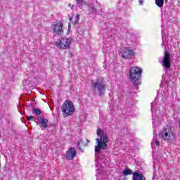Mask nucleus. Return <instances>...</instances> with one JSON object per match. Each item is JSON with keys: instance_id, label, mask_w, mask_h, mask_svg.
<instances>
[{"instance_id": "obj_1", "label": "nucleus", "mask_w": 180, "mask_h": 180, "mask_svg": "<svg viewBox=\"0 0 180 180\" xmlns=\"http://www.w3.org/2000/svg\"><path fill=\"white\" fill-rule=\"evenodd\" d=\"M97 136L100 138L96 139L97 145L95 146V152L99 153L101 150H106L108 148L109 138H108V135L105 134V131L101 128L97 129Z\"/></svg>"}, {"instance_id": "obj_2", "label": "nucleus", "mask_w": 180, "mask_h": 180, "mask_svg": "<svg viewBox=\"0 0 180 180\" xmlns=\"http://www.w3.org/2000/svg\"><path fill=\"white\" fill-rule=\"evenodd\" d=\"M141 74H143V69L139 67H131L129 70V81L132 82V85L135 88H139L140 84L137 83V81L141 78Z\"/></svg>"}, {"instance_id": "obj_3", "label": "nucleus", "mask_w": 180, "mask_h": 180, "mask_svg": "<svg viewBox=\"0 0 180 180\" xmlns=\"http://www.w3.org/2000/svg\"><path fill=\"white\" fill-rule=\"evenodd\" d=\"M62 112L67 116L74 115V112H75L74 103L71 101L66 100L62 105Z\"/></svg>"}, {"instance_id": "obj_4", "label": "nucleus", "mask_w": 180, "mask_h": 180, "mask_svg": "<svg viewBox=\"0 0 180 180\" xmlns=\"http://www.w3.org/2000/svg\"><path fill=\"white\" fill-rule=\"evenodd\" d=\"M71 38L63 37L56 41V46L60 50H67L71 46Z\"/></svg>"}, {"instance_id": "obj_5", "label": "nucleus", "mask_w": 180, "mask_h": 180, "mask_svg": "<svg viewBox=\"0 0 180 180\" xmlns=\"http://www.w3.org/2000/svg\"><path fill=\"white\" fill-rule=\"evenodd\" d=\"M160 138L162 141H172L175 140V134L169 129L164 128L160 133Z\"/></svg>"}, {"instance_id": "obj_6", "label": "nucleus", "mask_w": 180, "mask_h": 180, "mask_svg": "<svg viewBox=\"0 0 180 180\" xmlns=\"http://www.w3.org/2000/svg\"><path fill=\"white\" fill-rule=\"evenodd\" d=\"M162 67H164L165 70H169L171 68V54L168 51H165L164 57L161 63Z\"/></svg>"}, {"instance_id": "obj_7", "label": "nucleus", "mask_w": 180, "mask_h": 180, "mask_svg": "<svg viewBox=\"0 0 180 180\" xmlns=\"http://www.w3.org/2000/svg\"><path fill=\"white\" fill-rule=\"evenodd\" d=\"M94 90L98 89L100 95H102L105 94L106 91V85L102 82H101L99 80H97L96 82L93 84Z\"/></svg>"}, {"instance_id": "obj_8", "label": "nucleus", "mask_w": 180, "mask_h": 180, "mask_svg": "<svg viewBox=\"0 0 180 180\" xmlns=\"http://www.w3.org/2000/svg\"><path fill=\"white\" fill-rule=\"evenodd\" d=\"M53 30L56 34H58V36H63V33H64V30H63V23L58 22L55 24Z\"/></svg>"}, {"instance_id": "obj_9", "label": "nucleus", "mask_w": 180, "mask_h": 180, "mask_svg": "<svg viewBox=\"0 0 180 180\" xmlns=\"http://www.w3.org/2000/svg\"><path fill=\"white\" fill-rule=\"evenodd\" d=\"M65 157L67 160H74L77 157V150L75 148H69L66 152Z\"/></svg>"}, {"instance_id": "obj_10", "label": "nucleus", "mask_w": 180, "mask_h": 180, "mask_svg": "<svg viewBox=\"0 0 180 180\" xmlns=\"http://www.w3.org/2000/svg\"><path fill=\"white\" fill-rule=\"evenodd\" d=\"M134 56V51L126 48L122 55V58H131Z\"/></svg>"}, {"instance_id": "obj_11", "label": "nucleus", "mask_w": 180, "mask_h": 180, "mask_svg": "<svg viewBox=\"0 0 180 180\" xmlns=\"http://www.w3.org/2000/svg\"><path fill=\"white\" fill-rule=\"evenodd\" d=\"M88 144H89V140H80L77 142V146L79 147V151H84V147H88Z\"/></svg>"}, {"instance_id": "obj_12", "label": "nucleus", "mask_w": 180, "mask_h": 180, "mask_svg": "<svg viewBox=\"0 0 180 180\" xmlns=\"http://www.w3.org/2000/svg\"><path fill=\"white\" fill-rule=\"evenodd\" d=\"M39 123L41 125V127H44V129L47 128V123H49V120L43 116L38 117Z\"/></svg>"}, {"instance_id": "obj_13", "label": "nucleus", "mask_w": 180, "mask_h": 180, "mask_svg": "<svg viewBox=\"0 0 180 180\" xmlns=\"http://www.w3.org/2000/svg\"><path fill=\"white\" fill-rule=\"evenodd\" d=\"M133 180H146L143 173H139V172H134L133 173Z\"/></svg>"}, {"instance_id": "obj_14", "label": "nucleus", "mask_w": 180, "mask_h": 180, "mask_svg": "<svg viewBox=\"0 0 180 180\" xmlns=\"http://www.w3.org/2000/svg\"><path fill=\"white\" fill-rule=\"evenodd\" d=\"M70 20H72V25H77L79 22V14H77L75 17H70Z\"/></svg>"}, {"instance_id": "obj_15", "label": "nucleus", "mask_w": 180, "mask_h": 180, "mask_svg": "<svg viewBox=\"0 0 180 180\" xmlns=\"http://www.w3.org/2000/svg\"><path fill=\"white\" fill-rule=\"evenodd\" d=\"M133 171L130 169L129 168H125L123 171V175L124 176H127V175H133Z\"/></svg>"}, {"instance_id": "obj_16", "label": "nucleus", "mask_w": 180, "mask_h": 180, "mask_svg": "<svg viewBox=\"0 0 180 180\" xmlns=\"http://www.w3.org/2000/svg\"><path fill=\"white\" fill-rule=\"evenodd\" d=\"M168 0H165V2H167ZM155 5L158 6L159 8H162L164 6V0H155Z\"/></svg>"}, {"instance_id": "obj_17", "label": "nucleus", "mask_w": 180, "mask_h": 180, "mask_svg": "<svg viewBox=\"0 0 180 180\" xmlns=\"http://www.w3.org/2000/svg\"><path fill=\"white\" fill-rule=\"evenodd\" d=\"M32 113H34V115L38 116L39 115H41V110L38 109V108H33Z\"/></svg>"}, {"instance_id": "obj_18", "label": "nucleus", "mask_w": 180, "mask_h": 180, "mask_svg": "<svg viewBox=\"0 0 180 180\" xmlns=\"http://www.w3.org/2000/svg\"><path fill=\"white\" fill-rule=\"evenodd\" d=\"M78 5H86L85 0H75Z\"/></svg>"}, {"instance_id": "obj_19", "label": "nucleus", "mask_w": 180, "mask_h": 180, "mask_svg": "<svg viewBox=\"0 0 180 180\" xmlns=\"http://www.w3.org/2000/svg\"><path fill=\"white\" fill-rule=\"evenodd\" d=\"M33 119H34V117L30 115V116H27V120H28L29 122H30V120H33Z\"/></svg>"}, {"instance_id": "obj_20", "label": "nucleus", "mask_w": 180, "mask_h": 180, "mask_svg": "<svg viewBox=\"0 0 180 180\" xmlns=\"http://www.w3.org/2000/svg\"><path fill=\"white\" fill-rule=\"evenodd\" d=\"M155 144H156L158 147V146H160V141L158 140V139H155Z\"/></svg>"}, {"instance_id": "obj_21", "label": "nucleus", "mask_w": 180, "mask_h": 180, "mask_svg": "<svg viewBox=\"0 0 180 180\" xmlns=\"http://www.w3.org/2000/svg\"><path fill=\"white\" fill-rule=\"evenodd\" d=\"M143 2H144L143 0L139 1V5H143Z\"/></svg>"}, {"instance_id": "obj_22", "label": "nucleus", "mask_w": 180, "mask_h": 180, "mask_svg": "<svg viewBox=\"0 0 180 180\" xmlns=\"http://www.w3.org/2000/svg\"><path fill=\"white\" fill-rule=\"evenodd\" d=\"M74 8V5H72V6H71V9H73Z\"/></svg>"}]
</instances>
